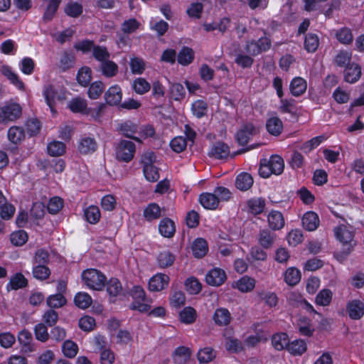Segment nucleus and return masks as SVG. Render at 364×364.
Wrapping results in <instances>:
<instances>
[{
    "mask_svg": "<svg viewBox=\"0 0 364 364\" xmlns=\"http://www.w3.org/2000/svg\"><path fill=\"white\" fill-rule=\"evenodd\" d=\"M336 238L342 244V254L348 255L356 245L354 240L355 232L344 225H340L334 228Z\"/></svg>",
    "mask_w": 364,
    "mask_h": 364,
    "instance_id": "1",
    "label": "nucleus"
},
{
    "mask_svg": "<svg viewBox=\"0 0 364 364\" xmlns=\"http://www.w3.org/2000/svg\"><path fill=\"white\" fill-rule=\"evenodd\" d=\"M81 277L89 289L96 291L102 290L107 282V277L102 272L92 268L84 270Z\"/></svg>",
    "mask_w": 364,
    "mask_h": 364,
    "instance_id": "2",
    "label": "nucleus"
},
{
    "mask_svg": "<svg viewBox=\"0 0 364 364\" xmlns=\"http://www.w3.org/2000/svg\"><path fill=\"white\" fill-rule=\"evenodd\" d=\"M129 294L133 299V301L129 306V309L138 311L141 313H147V311L151 309V306L144 303L146 299V292L141 286H133L129 290Z\"/></svg>",
    "mask_w": 364,
    "mask_h": 364,
    "instance_id": "3",
    "label": "nucleus"
},
{
    "mask_svg": "<svg viewBox=\"0 0 364 364\" xmlns=\"http://www.w3.org/2000/svg\"><path fill=\"white\" fill-rule=\"evenodd\" d=\"M114 151L118 161L129 163L134 157L136 145L132 141L120 139L114 146Z\"/></svg>",
    "mask_w": 364,
    "mask_h": 364,
    "instance_id": "4",
    "label": "nucleus"
},
{
    "mask_svg": "<svg viewBox=\"0 0 364 364\" xmlns=\"http://www.w3.org/2000/svg\"><path fill=\"white\" fill-rule=\"evenodd\" d=\"M22 107L18 103L7 102L0 106V124H7L20 118Z\"/></svg>",
    "mask_w": 364,
    "mask_h": 364,
    "instance_id": "5",
    "label": "nucleus"
},
{
    "mask_svg": "<svg viewBox=\"0 0 364 364\" xmlns=\"http://www.w3.org/2000/svg\"><path fill=\"white\" fill-rule=\"evenodd\" d=\"M257 133V128L252 123H245L236 132L235 141L239 146H245L252 139Z\"/></svg>",
    "mask_w": 364,
    "mask_h": 364,
    "instance_id": "6",
    "label": "nucleus"
},
{
    "mask_svg": "<svg viewBox=\"0 0 364 364\" xmlns=\"http://www.w3.org/2000/svg\"><path fill=\"white\" fill-rule=\"evenodd\" d=\"M117 131L126 138L141 143V139L135 136L138 132V124L131 120H126L119 123L117 127Z\"/></svg>",
    "mask_w": 364,
    "mask_h": 364,
    "instance_id": "7",
    "label": "nucleus"
},
{
    "mask_svg": "<svg viewBox=\"0 0 364 364\" xmlns=\"http://www.w3.org/2000/svg\"><path fill=\"white\" fill-rule=\"evenodd\" d=\"M170 282L168 275L164 273H156L149 280L148 289L150 291L158 292L166 289Z\"/></svg>",
    "mask_w": 364,
    "mask_h": 364,
    "instance_id": "8",
    "label": "nucleus"
},
{
    "mask_svg": "<svg viewBox=\"0 0 364 364\" xmlns=\"http://www.w3.org/2000/svg\"><path fill=\"white\" fill-rule=\"evenodd\" d=\"M18 341L21 353L27 354L36 350V345L33 343L32 333L28 330L23 328L18 332Z\"/></svg>",
    "mask_w": 364,
    "mask_h": 364,
    "instance_id": "9",
    "label": "nucleus"
},
{
    "mask_svg": "<svg viewBox=\"0 0 364 364\" xmlns=\"http://www.w3.org/2000/svg\"><path fill=\"white\" fill-rule=\"evenodd\" d=\"M227 279L225 272L219 267H214L210 269L205 274V282L212 287H220Z\"/></svg>",
    "mask_w": 364,
    "mask_h": 364,
    "instance_id": "10",
    "label": "nucleus"
},
{
    "mask_svg": "<svg viewBox=\"0 0 364 364\" xmlns=\"http://www.w3.org/2000/svg\"><path fill=\"white\" fill-rule=\"evenodd\" d=\"M43 95L51 112L55 113L56 100H62L63 97L58 95V90L52 85H48L44 87Z\"/></svg>",
    "mask_w": 364,
    "mask_h": 364,
    "instance_id": "11",
    "label": "nucleus"
},
{
    "mask_svg": "<svg viewBox=\"0 0 364 364\" xmlns=\"http://www.w3.org/2000/svg\"><path fill=\"white\" fill-rule=\"evenodd\" d=\"M97 149V143L94 137L82 136L77 141V150L82 155L94 153Z\"/></svg>",
    "mask_w": 364,
    "mask_h": 364,
    "instance_id": "12",
    "label": "nucleus"
},
{
    "mask_svg": "<svg viewBox=\"0 0 364 364\" xmlns=\"http://www.w3.org/2000/svg\"><path fill=\"white\" fill-rule=\"evenodd\" d=\"M346 311L352 320H359L364 316V303L359 299H353L346 304Z\"/></svg>",
    "mask_w": 364,
    "mask_h": 364,
    "instance_id": "13",
    "label": "nucleus"
},
{
    "mask_svg": "<svg viewBox=\"0 0 364 364\" xmlns=\"http://www.w3.org/2000/svg\"><path fill=\"white\" fill-rule=\"evenodd\" d=\"M361 73V67L360 65L353 62L350 65H348L344 69V80L346 82L354 84L360 80Z\"/></svg>",
    "mask_w": 364,
    "mask_h": 364,
    "instance_id": "14",
    "label": "nucleus"
},
{
    "mask_svg": "<svg viewBox=\"0 0 364 364\" xmlns=\"http://www.w3.org/2000/svg\"><path fill=\"white\" fill-rule=\"evenodd\" d=\"M28 285V281L21 272H16L13 274L9 282L6 285L7 292L16 291L26 288Z\"/></svg>",
    "mask_w": 364,
    "mask_h": 364,
    "instance_id": "15",
    "label": "nucleus"
},
{
    "mask_svg": "<svg viewBox=\"0 0 364 364\" xmlns=\"http://www.w3.org/2000/svg\"><path fill=\"white\" fill-rule=\"evenodd\" d=\"M104 97L106 103L110 106L120 105L122 98L121 87L117 85L109 87Z\"/></svg>",
    "mask_w": 364,
    "mask_h": 364,
    "instance_id": "16",
    "label": "nucleus"
},
{
    "mask_svg": "<svg viewBox=\"0 0 364 364\" xmlns=\"http://www.w3.org/2000/svg\"><path fill=\"white\" fill-rule=\"evenodd\" d=\"M25 138L26 132L23 127L14 125L9 128L7 139L16 147L23 141Z\"/></svg>",
    "mask_w": 364,
    "mask_h": 364,
    "instance_id": "17",
    "label": "nucleus"
},
{
    "mask_svg": "<svg viewBox=\"0 0 364 364\" xmlns=\"http://www.w3.org/2000/svg\"><path fill=\"white\" fill-rule=\"evenodd\" d=\"M191 354L190 348L181 346L173 351L171 358L175 364H185L190 360Z\"/></svg>",
    "mask_w": 364,
    "mask_h": 364,
    "instance_id": "18",
    "label": "nucleus"
},
{
    "mask_svg": "<svg viewBox=\"0 0 364 364\" xmlns=\"http://www.w3.org/2000/svg\"><path fill=\"white\" fill-rule=\"evenodd\" d=\"M198 202L206 210H216L219 205L218 198L214 193L204 192L199 195Z\"/></svg>",
    "mask_w": 364,
    "mask_h": 364,
    "instance_id": "19",
    "label": "nucleus"
},
{
    "mask_svg": "<svg viewBox=\"0 0 364 364\" xmlns=\"http://www.w3.org/2000/svg\"><path fill=\"white\" fill-rule=\"evenodd\" d=\"M303 228L307 231H314L319 225L318 215L314 211H307L301 218Z\"/></svg>",
    "mask_w": 364,
    "mask_h": 364,
    "instance_id": "20",
    "label": "nucleus"
},
{
    "mask_svg": "<svg viewBox=\"0 0 364 364\" xmlns=\"http://www.w3.org/2000/svg\"><path fill=\"white\" fill-rule=\"evenodd\" d=\"M269 227L272 230H279L284 227L285 221L283 214L275 210H272L267 215Z\"/></svg>",
    "mask_w": 364,
    "mask_h": 364,
    "instance_id": "21",
    "label": "nucleus"
},
{
    "mask_svg": "<svg viewBox=\"0 0 364 364\" xmlns=\"http://www.w3.org/2000/svg\"><path fill=\"white\" fill-rule=\"evenodd\" d=\"M159 232L161 236L172 238L176 232V225L169 218H162L159 223Z\"/></svg>",
    "mask_w": 364,
    "mask_h": 364,
    "instance_id": "22",
    "label": "nucleus"
},
{
    "mask_svg": "<svg viewBox=\"0 0 364 364\" xmlns=\"http://www.w3.org/2000/svg\"><path fill=\"white\" fill-rule=\"evenodd\" d=\"M267 132L272 136H279L284 129L282 119L278 117H269L265 124Z\"/></svg>",
    "mask_w": 364,
    "mask_h": 364,
    "instance_id": "23",
    "label": "nucleus"
},
{
    "mask_svg": "<svg viewBox=\"0 0 364 364\" xmlns=\"http://www.w3.org/2000/svg\"><path fill=\"white\" fill-rule=\"evenodd\" d=\"M276 234L269 229H262L257 235V241L264 249H269L274 243Z\"/></svg>",
    "mask_w": 364,
    "mask_h": 364,
    "instance_id": "24",
    "label": "nucleus"
},
{
    "mask_svg": "<svg viewBox=\"0 0 364 364\" xmlns=\"http://www.w3.org/2000/svg\"><path fill=\"white\" fill-rule=\"evenodd\" d=\"M191 250L194 257L203 258L208 252V242L202 237L195 239L191 245Z\"/></svg>",
    "mask_w": 364,
    "mask_h": 364,
    "instance_id": "25",
    "label": "nucleus"
},
{
    "mask_svg": "<svg viewBox=\"0 0 364 364\" xmlns=\"http://www.w3.org/2000/svg\"><path fill=\"white\" fill-rule=\"evenodd\" d=\"M143 216L145 220L149 223L156 220L161 216V208L158 203H150L144 208Z\"/></svg>",
    "mask_w": 364,
    "mask_h": 364,
    "instance_id": "26",
    "label": "nucleus"
},
{
    "mask_svg": "<svg viewBox=\"0 0 364 364\" xmlns=\"http://www.w3.org/2000/svg\"><path fill=\"white\" fill-rule=\"evenodd\" d=\"M1 71L2 75L9 80L11 84L14 85L19 90H25L23 82L20 79L19 76L12 70L10 66L3 65Z\"/></svg>",
    "mask_w": 364,
    "mask_h": 364,
    "instance_id": "27",
    "label": "nucleus"
},
{
    "mask_svg": "<svg viewBox=\"0 0 364 364\" xmlns=\"http://www.w3.org/2000/svg\"><path fill=\"white\" fill-rule=\"evenodd\" d=\"M306 81L301 77H294L289 84V90L294 97H300L306 90Z\"/></svg>",
    "mask_w": 364,
    "mask_h": 364,
    "instance_id": "28",
    "label": "nucleus"
},
{
    "mask_svg": "<svg viewBox=\"0 0 364 364\" xmlns=\"http://www.w3.org/2000/svg\"><path fill=\"white\" fill-rule=\"evenodd\" d=\"M254 179L252 175L247 172L239 173L235 179V187L241 191H248L252 188Z\"/></svg>",
    "mask_w": 364,
    "mask_h": 364,
    "instance_id": "29",
    "label": "nucleus"
},
{
    "mask_svg": "<svg viewBox=\"0 0 364 364\" xmlns=\"http://www.w3.org/2000/svg\"><path fill=\"white\" fill-rule=\"evenodd\" d=\"M213 319L217 326H225L230 323L232 316L228 309L221 307L215 309Z\"/></svg>",
    "mask_w": 364,
    "mask_h": 364,
    "instance_id": "30",
    "label": "nucleus"
},
{
    "mask_svg": "<svg viewBox=\"0 0 364 364\" xmlns=\"http://www.w3.org/2000/svg\"><path fill=\"white\" fill-rule=\"evenodd\" d=\"M168 301L171 308L178 309L185 304L186 295L182 290L171 289L168 296Z\"/></svg>",
    "mask_w": 364,
    "mask_h": 364,
    "instance_id": "31",
    "label": "nucleus"
},
{
    "mask_svg": "<svg viewBox=\"0 0 364 364\" xmlns=\"http://www.w3.org/2000/svg\"><path fill=\"white\" fill-rule=\"evenodd\" d=\"M210 154L217 159H227L230 154V148L223 141H216L213 145Z\"/></svg>",
    "mask_w": 364,
    "mask_h": 364,
    "instance_id": "32",
    "label": "nucleus"
},
{
    "mask_svg": "<svg viewBox=\"0 0 364 364\" xmlns=\"http://www.w3.org/2000/svg\"><path fill=\"white\" fill-rule=\"evenodd\" d=\"M265 205V199L262 197L252 198L247 201L248 211L254 215L263 213Z\"/></svg>",
    "mask_w": 364,
    "mask_h": 364,
    "instance_id": "33",
    "label": "nucleus"
},
{
    "mask_svg": "<svg viewBox=\"0 0 364 364\" xmlns=\"http://www.w3.org/2000/svg\"><path fill=\"white\" fill-rule=\"evenodd\" d=\"M272 344L277 350H282L289 348L290 341L287 333H277L272 336Z\"/></svg>",
    "mask_w": 364,
    "mask_h": 364,
    "instance_id": "34",
    "label": "nucleus"
},
{
    "mask_svg": "<svg viewBox=\"0 0 364 364\" xmlns=\"http://www.w3.org/2000/svg\"><path fill=\"white\" fill-rule=\"evenodd\" d=\"M256 281L247 275L242 276L235 283V288L242 293L250 292L255 287Z\"/></svg>",
    "mask_w": 364,
    "mask_h": 364,
    "instance_id": "35",
    "label": "nucleus"
},
{
    "mask_svg": "<svg viewBox=\"0 0 364 364\" xmlns=\"http://www.w3.org/2000/svg\"><path fill=\"white\" fill-rule=\"evenodd\" d=\"M68 107L73 113H82L88 114L91 108L87 107V104L85 100L75 97L73 98L69 103Z\"/></svg>",
    "mask_w": 364,
    "mask_h": 364,
    "instance_id": "36",
    "label": "nucleus"
},
{
    "mask_svg": "<svg viewBox=\"0 0 364 364\" xmlns=\"http://www.w3.org/2000/svg\"><path fill=\"white\" fill-rule=\"evenodd\" d=\"M102 74L105 77H113L118 73L119 67L116 63L109 59L105 60L100 63V66Z\"/></svg>",
    "mask_w": 364,
    "mask_h": 364,
    "instance_id": "37",
    "label": "nucleus"
},
{
    "mask_svg": "<svg viewBox=\"0 0 364 364\" xmlns=\"http://www.w3.org/2000/svg\"><path fill=\"white\" fill-rule=\"evenodd\" d=\"M77 83L84 87H87L90 84L92 80V70L88 66H82L80 68L76 75Z\"/></svg>",
    "mask_w": 364,
    "mask_h": 364,
    "instance_id": "38",
    "label": "nucleus"
},
{
    "mask_svg": "<svg viewBox=\"0 0 364 364\" xmlns=\"http://www.w3.org/2000/svg\"><path fill=\"white\" fill-rule=\"evenodd\" d=\"M178 317L181 323L192 324L196 320L197 312L193 307L186 306L179 312Z\"/></svg>",
    "mask_w": 364,
    "mask_h": 364,
    "instance_id": "39",
    "label": "nucleus"
},
{
    "mask_svg": "<svg viewBox=\"0 0 364 364\" xmlns=\"http://www.w3.org/2000/svg\"><path fill=\"white\" fill-rule=\"evenodd\" d=\"M335 37L339 43L343 45H350L353 41V36L350 28L344 26L336 31Z\"/></svg>",
    "mask_w": 364,
    "mask_h": 364,
    "instance_id": "40",
    "label": "nucleus"
},
{
    "mask_svg": "<svg viewBox=\"0 0 364 364\" xmlns=\"http://www.w3.org/2000/svg\"><path fill=\"white\" fill-rule=\"evenodd\" d=\"M105 287L107 294L111 297H117L122 291L121 282L117 278L112 277L107 280Z\"/></svg>",
    "mask_w": 364,
    "mask_h": 364,
    "instance_id": "41",
    "label": "nucleus"
},
{
    "mask_svg": "<svg viewBox=\"0 0 364 364\" xmlns=\"http://www.w3.org/2000/svg\"><path fill=\"white\" fill-rule=\"evenodd\" d=\"M105 89V85L101 80L95 81L89 85L87 96L91 100H97L100 97Z\"/></svg>",
    "mask_w": 364,
    "mask_h": 364,
    "instance_id": "42",
    "label": "nucleus"
},
{
    "mask_svg": "<svg viewBox=\"0 0 364 364\" xmlns=\"http://www.w3.org/2000/svg\"><path fill=\"white\" fill-rule=\"evenodd\" d=\"M84 217L85 220L90 224L97 223L101 218L100 208L93 205L88 206L84 211Z\"/></svg>",
    "mask_w": 364,
    "mask_h": 364,
    "instance_id": "43",
    "label": "nucleus"
},
{
    "mask_svg": "<svg viewBox=\"0 0 364 364\" xmlns=\"http://www.w3.org/2000/svg\"><path fill=\"white\" fill-rule=\"evenodd\" d=\"M257 294L259 299L263 301L269 308H274L278 304L279 299L274 292L262 290L258 291Z\"/></svg>",
    "mask_w": 364,
    "mask_h": 364,
    "instance_id": "44",
    "label": "nucleus"
},
{
    "mask_svg": "<svg viewBox=\"0 0 364 364\" xmlns=\"http://www.w3.org/2000/svg\"><path fill=\"white\" fill-rule=\"evenodd\" d=\"M307 350V344L304 340L296 339L289 344L287 351L293 355H301Z\"/></svg>",
    "mask_w": 364,
    "mask_h": 364,
    "instance_id": "45",
    "label": "nucleus"
},
{
    "mask_svg": "<svg viewBox=\"0 0 364 364\" xmlns=\"http://www.w3.org/2000/svg\"><path fill=\"white\" fill-rule=\"evenodd\" d=\"M175 259V255L169 251H163L160 252L156 257L157 264L161 269L171 267Z\"/></svg>",
    "mask_w": 364,
    "mask_h": 364,
    "instance_id": "46",
    "label": "nucleus"
},
{
    "mask_svg": "<svg viewBox=\"0 0 364 364\" xmlns=\"http://www.w3.org/2000/svg\"><path fill=\"white\" fill-rule=\"evenodd\" d=\"M46 304L50 309H59L67 304V299L63 294L56 293L47 297Z\"/></svg>",
    "mask_w": 364,
    "mask_h": 364,
    "instance_id": "47",
    "label": "nucleus"
},
{
    "mask_svg": "<svg viewBox=\"0 0 364 364\" xmlns=\"http://www.w3.org/2000/svg\"><path fill=\"white\" fill-rule=\"evenodd\" d=\"M61 0H48V3L43 15V20L45 22L50 21L55 16Z\"/></svg>",
    "mask_w": 364,
    "mask_h": 364,
    "instance_id": "48",
    "label": "nucleus"
},
{
    "mask_svg": "<svg viewBox=\"0 0 364 364\" xmlns=\"http://www.w3.org/2000/svg\"><path fill=\"white\" fill-rule=\"evenodd\" d=\"M185 289L189 294L196 295L202 290V284L195 277L187 278L184 282Z\"/></svg>",
    "mask_w": 364,
    "mask_h": 364,
    "instance_id": "49",
    "label": "nucleus"
},
{
    "mask_svg": "<svg viewBox=\"0 0 364 364\" xmlns=\"http://www.w3.org/2000/svg\"><path fill=\"white\" fill-rule=\"evenodd\" d=\"M319 46V38L316 33H309L305 36L304 46L308 53H314Z\"/></svg>",
    "mask_w": 364,
    "mask_h": 364,
    "instance_id": "50",
    "label": "nucleus"
},
{
    "mask_svg": "<svg viewBox=\"0 0 364 364\" xmlns=\"http://www.w3.org/2000/svg\"><path fill=\"white\" fill-rule=\"evenodd\" d=\"M280 105L278 108L282 114H290L292 116L296 114V101L292 98L279 99Z\"/></svg>",
    "mask_w": 364,
    "mask_h": 364,
    "instance_id": "51",
    "label": "nucleus"
},
{
    "mask_svg": "<svg viewBox=\"0 0 364 364\" xmlns=\"http://www.w3.org/2000/svg\"><path fill=\"white\" fill-rule=\"evenodd\" d=\"M194 60V53L188 47H183L178 53L177 56L178 63L181 65H188Z\"/></svg>",
    "mask_w": 364,
    "mask_h": 364,
    "instance_id": "52",
    "label": "nucleus"
},
{
    "mask_svg": "<svg viewBox=\"0 0 364 364\" xmlns=\"http://www.w3.org/2000/svg\"><path fill=\"white\" fill-rule=\"evenodd\" d=\"M64 12L69 17L77 18L82 14L83 6L80 3L70 1L65 6Z\"/></svg>",
    "mask_w": 364,
    "mask_h": 364,
    "instance_id": "53",
    "label": "nucleus"
},
{
    "mask_svg": "<svg viewBox=\"0 0 364 364\" xmlns=\"http://www.w3.org/2000/svg\"><path fill=\"white\" fill-rule=\"evenodd\" d=\"M48 154L51 156H60L65 153V144L59 141H53L48 144Z\"/></svg>",
    "mask_w": 364,
    "mask_h": 364,
    "instance_id": "54",
    "label": "nucleus"
},
{
    "mask_svg": "<svg viewBox=\"0 0 364 364\" xmlns=\"http://www.w3.org/2000/svg\"><path fill=\"white\" fill-rule=\"evenodd\" d=\"M92 302L91 296L86 292H78L74 297V303L76 306L82 309H87Z\"/></svg>",
    "mask_w": 364,
    "mask_h": 364,
    "instance_id": "55",
    "label": "nucleus"
},
{
    "mask_svg": "<svg viewBox=\"0 0 364 364\" xmlns=\"http://www.w3.org/2000/svg\"><path fill=\"white\" fill-rule=\"evenodd\" d=\"M191 110L195 117L200 119L207 114L208 104L203 100H197L192 103Z\"/></svg>",
    "mask_w": 364,
    "mask_h": 364,
    "instance_id": "56",
    "label": "nucleus"
},
{
    "mask_svg": "<svg viewBox=\"0 0 364 364\" xmlns=\"http://www.w3.org/2000/svg\"><path fill=\"white\" fill-rule=\"evenodd\" d=\"M274 174L280 175L284 168V162L283 159L279 155H272L267 160Z\"/></svg>",
    "mask_w": 364,
    "mask_h": 364,
    "instance_id": "57",
    "label": "nucleus"
},
{
    "mask_svg": "<svg viewBox=\"0 0 364 364\" xmlns=\"http://www.w3.org/2000/svg\"><path fill=\"white\" fill-rule=\"evenodd\" d=\"M301 280V272L296 267L288 268L284 274V281L290 286L297 284Z\"/></svg>",
    "mask_w": 364,
    "mask_h": 364,
    "instance_id": "58",
    "label": "nucleus"
},
{
    "mask_svg": "<svg viewBox=\"0 0 364 364\" xmlns=\"http://www.w3.org/2000/svg\"><path fill=\"white\" fill-rule=\"evenodd\" d=\"M333 298V293L329 289H321L316 295L315 303L321 306H328Z\"/></svg>",
    "mask_w": 364,
    "mask_h": 364,
    "instance_id": "59",
    "label": "nucleus"
},
{
    "mask_svg": "<svg viewBox=\"0 0 364 364\" xmlns=\"http://www.w3.org/2000/svg\"><path fill=\"white\" fill-rule=\"evenodd\" d=\"M215 352L210 347H205L200 349L197 354V358L200 363H208L215 358Z\"/></svg>",
    "mask_w": 364,
    "mask_h": 364,
    "instance_id": "60",
    "label": "nucleus"
},
{
    "mask_svg": "<svg viewBox=\"0 0 364 364\" xmlns=\"http://www.w3.org/2000/svg\"><path fill=\"white\" fill-rule=\"evenodd\" d=\"M62 351L65 357L73 358L78 352V346L73 341L66 340L62 345Z\"/></svg>",
    "mask_w": 364,
    "mask_h": 364,
    "instance_id": "61",
    "label": "nucleus"
},
{
    "mask_svg": "<svg viewBox=\"0 0 364 364\" xmlns=\"http://www.w3.org/2000/svg\"><path fill=\"white\" fill-rule=\"evenodd\" d=\"M64 205L63 200L58 196L51 198L47 205L48 212L52 215L58 213Z\"/></svg>",
    "mask_w": 364,
    "mask_h": 364,
    "instance_id": "62",
    "label": "nucleus"
},
{
    "mask_svg": "<svg viewBox=\"0 0 364 364\" xmlns=\"http://www.w3.org/2000/svg\"><path fill=\"white\" fill-rule=\"evenodd\" d=\"M32 273L35 279L40 281H43L50 277V270L45 264H38L33 267Z\"/></svg>",
    "mask_w": 364,
    "mask_h": 364,
    "instance_id": "63",
    "label": "nucleus"
},
{
    "mask_svg": "<svg viewBox=\"0 0 364 364\" xmlns=\"http://www.w3.org/2000/svg\"><path fill=\"white\" fill-rule=\"evenodd\" d=\"M28 233L23 230L15 231L10 236L11 242L15 246L23 245L28 241Z\"/></svg>",
    "mask_w": 364,
    "mask_h": 364,
    "instance_id": "64",
    "label": "nucleus"
}]
</instances>
